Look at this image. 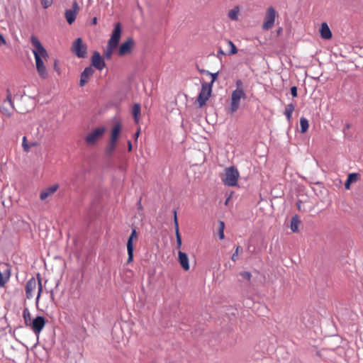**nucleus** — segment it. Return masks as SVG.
Segmentation results:
<instances>
[{
	"instance_id": "1",
	"label": "nucleus",
	"mask_w": 363,
	"mask_h": 363,
	"mask_svg": "<svg viewBox=\"0 0 363 363\" xmlns=\"http://www.w3.org/2000/svg\"><path fill=\"white\" fill-rule=\"evenodd\" d=\"M30 42L33 46L32 51L34 55L38 74L41 79H46L48 77V73L44 60L47 61L49 58L48 53L36 36L32 35Z\"/></svg>"
},
{
	"instance_id": "2",
	"label": "nucleus",
	"mask_w": 363,
	"mask_h": 363,
	"mask_svg": "<svg viewBox=\"0 0 363 363\" xmlns=\"http://www.w3.org/2000/svg\"><path fill=\"white\" fill-rule=\"evenodd\" d=\"M235 85L236 89L231 94L230 103L228 108V113L230 114L234 113L239 109L241 99H244L247 97L242 80L238 79L235 82Z\"/></svg>"
},
{
	"instance_id": "3",
	"label": "nucleus",
	"mask_w": 363,
	"mask_h": 363,
	"mask_svg": "<svg viewBox=\"0 0 363 363\" xmlns=\"http://www.w3.org/2000/svg\"><path fill=\"white\" fill-rule=\"evenodd\" d=\"M37 287L38 291L36 297V304L38 305L43 291L42 280L41 278L39 277V275L38 276V281L35 278H31L27 281L25 288L27 298L30 299L33 297L34 292Z\"/></svg>"
},
{
	"instance_id": "4",
	"label": "nucleus",
	"mask_w": 363,
	"mask_h": 363,
	"mask_svg": "<svg viewBox=\"0 0 363 363\" xmlns=\"http://www.w3.org/2000/svg\"><path fill=\"white\" fill-rule=\"evenodd\" d=\"M239 172L234 167H230L225 169L224 174L221 177L224 184L233 186L238 183Z\"/></svg>"
},
{
	"instance_id": "5",
	"label": "nucleus",
	"mask_w": 363,
	"mask_h": 363,
	"mask_svg": "<svg viewBox=\"0 0 363 363\" xmlns=\"http://www.w3.org/2000/svg\"><path fill=\"white\" fill-rule=\"evenodd\" d=\"M212 87L208 82H203L201 84V89L197 97L196 101L199 107L202 108L211 96Z\"/></svg>"
},
{
	"instance_id": "6",
	"label": "nucleus",
	"mask_w": 363,
	"mask_h": 363,
	"mask_svg": "<svg viewBox=\"0 0 363 363\" xmlns=\"http://www.w3.org/2000/svg\"><path fill=\"white\" fill-rule=\"evenodd\" d=\"M71 50L79 58L86 57L87 46L83 43L81 38H77L72 43Z\"/></svg>"
},
{
	"instance_id": "7",
	"label": "nucleus",
	"mask_w": 363,
	"mask_h": 363,
	"mask_svg": "<svg viewBox=\"0 0 363 363\" xmlns=\"http://www.w3.org/2000/svg\"><path fill=\"white\" fill-rule=\"evenodd\" d=\"M105 131L106 128L104 127H99L94 129L85 137L86 143L91 146L96 145L97 141L102 138Z\"/></svg>"
},
{
	"instance_id": "8",
	"label": "nucleus",
	"mask_w": 363,
	"mask_h": 363,
	"mask_svg": "<svg viewBox=\"0 0 363 363\" xmlns=\"http://www.w3.org/2000/svg\"><path fill=\"white\" fill-rule=\"evenodd\" d=\"M138 238V234L136 231V229L134 228L132 230V232L127 241V252L128 255L127 264L131 263L133 260L134 243L137 242Z\"/></svg>"
},
{
	"instance_id": "9",
	"label": "nucleus",
	"mask_w": 363,
	"mask_h": 363,
	"mask_svg": "<svg viewBox=\"0 0 363 363\" xmlns=\"http://www.w3.org/2000/svg\"><path fill=\"white\" fill-rule=\"evenodd\" d=\"M277 15V11L273 7H269L267 9L264 21L262 25V28L264 30H267L273 27Z\"/></svg>"
},
{
	"instance_id": "10",
	"label": "nucleus",
	"mask_w": 363,
	"mask_h": 363,
	"mask_svg": "<svg viewBox=\"0 0 363 363\" xmlns=\"http://www.w3.org/2000/svg\"><path fill=\"white\" fill-rule=\"evenodd\" d=\"M46 324L45 318L43 316H37L32 320L30 325L35 334L39 335Z\"/></svg>"
},
{
	"instance_id": "11",
	"label": "nucleus",
	"mask_w": 363,
	"mask_h": 363,
	"mask_svg": "<svg viewBox=\"0 0 363 363\" xmlns=\"http://www.w3.org/2000/svg\"><path fill=\"white\" fill-rule=\"evenodd\" d=\"M121 25L120 23H117L115 25L114 29L112 32L111 38L109 39L108 43L118 47L121 36Z\"/></svg>"
},
{
	"instance_id": "12",
	"label": "nucleus",
	"mask_w": 363,
	"mask_h": 363,
	"mask_svg": "<svg viewBox=\"0 0 363 363\" xmlns=\"http://www.w3.org/2000/svg\"><path fill=\"white\" fill-rule=\"evenodd\" d=\"M134 41L132 38L127 39L121 45L118 49V55L124 56L130 54L133 50Z\"/></svg>"
},
{
	"instance_id": "13",
	"label": "nucleus",
	"mask_w": 363,
	"mask_h": 363,
	"mask_svg": "<svg viewBox=\"0 0 363 363\" xmlns=\"http://www.w3.org/2000/svg\"><path fill=\"white\" fill-rule=\"evenodd\" d=\"M227 16L228 19L232 21H238L242 16V7L240 6H235L228 10Z\"/></svg>"
},
{
	"instance_id": "14",
	"label": "nucleus",
	"mask_w": 363,
	"mask_h": 363,
	"mask_svg": "<svg viewBox=\"0 0 363 363\" xmlns=\"http://www.w3.org/2000/svg\"><path fill=\"white\" fill-rule=\"evenodd\" d=\"M91 65L99 70H102L106 66L103 58L97 51H95L93 53L91 57Z\"/></svg>"
},
{
	"instance_id": "15",
	"label": "nucleus",
	"mask_w": 363,
	"mask_h": 363,
	"mask_svg": "<svg viewBox=\"0 0 363 363\" xmlns=\"http://www.w3.org/2000/svg\"><path fill=\"white\" fill-rule=\"evenodd\" d=\"M78 9V4L74 1L72 5V9L65 11V18L69 24H72L75 21Z\"/></svg>"
},
{
	"instance_id": "16",
	"label": "nucleus",
	"mask_w": 363,
	"mask_h": 363,
	"mask_svg": "<svg viewBox=\"0 0 363 363\" xmlns=\"http://www.w3.org/2000/svg\"><path fill=\"white\" fill-rule=\"evenodd\" d=\"M94 74V69L91 67H87L82 72L80 76L79 86H84Z\"/></svg>"
},
{
	"instance_id": "17",
	"label": "nucleus",
	"mask_w": 363,
	"mask_h": 363,
	"mask_svg": "<svg viewBox=\"0 0 363 363\" xmlns=\"http://www.w3.org/2000/svg\"><path fill=\"white\" fill-rule=\"evenodd\" d=\"M58 189L59 185L57 184H53L44 189L43 190L41 191L40 194V199L42 201L45 200L47 198L54 194L57 191Z\"/></svg>"
},
{
	"instance_id": "18",
	"label": "nucleus",
	"mask_w": 363,
	"mask_h": 363,
	"mask_svg": "<svg viewBox=\"0 0 363 363\" xmlns=\"http://www.w3.org/2000/svg\"><path fill=\"white\" fill-rule=\"evenodd\" d=\"M178 261L184 271H189L190 266L189 263V258L185 252L179 251Z\"/></svg>"
},
{
	"instance_id": "19",
	"label": "nucleus",
	"mask_w": 363,
	"mask_h": 363,
	"mask_svg": "<svg viewBox=\"0 0 363 363\" xmlns=\"http://www.w3.org/2000/svg\"><path fill=\"white\" fill-rule=\"evenodd\" d=\"M252 308L253 309L255 313L259 316L264 315V314L267 311L266 306L259 302H254L252 306H251V309Z\"/></svg>"
},
{
	"instance_id": "20",
	"label": "nucleus",
	"mask_w": 363,
	"mask_h": 363,
	"mask_svg": "<svg viewBox=\"0 0 363 363\" xmlns=\"http://www.w3.org/2000/svg\"><path fill=\"white\" fill-rule=\"evenodd\" d=\"M320 36L322 38L329 40L332 38V33L328 24L326 23H322L320 29Z\"/></svg>"
},
{
	"instance_id": "21",
	"label": "nucleus",
	"mask_w": 363,
	"mask_h": 363,
	"mask_svg": "<svg viewBox=\"0 0 363 363\" xmlns=\"http://www.w3.org/2000/svg\"><path fill=\"white\" fill-rule=\"evenodd\" d=\"M121 130V125L120 123H116L113 127V129L111 130V135L110 142L116 143H117V140L119 138L120 133Z\"/></svg>"
},
{
	"instance_id": "22",
	"label": "nucleus",
	"mask_w": 363,
	"mask_h": 363,
	"mask_svg": "<svg viewBox=\"0 0 363 363\" xmlns=\"http://www.w3.org/2000/svg\"><path fill=\"white\" fill-rule=\"evenodd\" d=\"M300 223L301 220L297 215H295L291 218L290 228L292 230V232L298 233L299 231L298 225H300Z\"/></svg>"
},
{
	"instance_id": "23",
	"label": "nucleus",
	"mask_w": 363,
	"mask_h": 363,
	"mask_svg": "<svg viewBox=\"0 0 363 363\" xmlns=\"http://www.w3.org/2000/svg\"><path fill=\"white\" fill-rule=\"evenodd\" d=\"M295 109V105L293 103L289 104L284 110V114L289 122L291 121L292 113Z\"/></svg>"
},
{
	"instance_id": "24",
	"label": "nucleus",
	"mask_w": 363,
	"mask_h": 363,
	"mask_svg": "<svg viewBox=\"0 0 363 363\" xmlns=\"http://www.w3.org/2000/svg\"><path fill=\"white\" fill-rule=\"evenodd\" d=\"M0 112L7 117H10L13 112V105H4V103L0 106Z\"/></svg>"
},
{
	"instance_id": "25",
	"label": "nucleus",
	"mask_w": 363,
	"mask_h": 363,
	"mask_svg": "<svg viewBox=\"0 0 363 363\" xmlns=\"http://www.w3.org/2000/svg\"><path fill=\"white\" fill-rule=\"evenodd\" d=\"M238 281L240 283L246 282L247 284L250 281V272H242L238 274Z\"/></svg>"
},
{
	"instance_id": "26",
	"label": "nucleus",
	"mask_w": 363,
	"mask_h": 363,
	"mask_svg": "<svg viewBox=\"0 0 363 363\" xmlns=\"http://www.w3.org/2000/svg\"><path fill=\"white\" fill-rule=\"evenodd\" d=\"M132 114L133 116L135 123L139 122V116L140 114V105L139 104H135L132 108Z\"/></svg>"
},
{
	"instance_id": "27",
	"label": "nucleus",
	"mask_w": 363,
	"mask_h": 363,
	"mask_svg": "<svg viewBox=\"0 0 363 363\" xmlns=\"http://www.w3.org/2000/svg\"><path fill=\"white\" fill-rule=\"evenodd\" d=\"M23 318L26 325L30 327L33 320H31V315L28 308L23 309Z\"/></svg>"
},
{
	"instance_id": "28",
	"label": "nucleus",
	"mask_w": 363,
	"mask_h": 363,
	"mask_svg": "<svg viewBox=\"0 0 363 363\" xmlns=\"http://www.w3.org/2000/svg\"><path fill=\"white\" fill-rule=\"evenodd\" d=\"M117 47L111 44L108 43L107 48L104 52V56L106 59H110L113 55V51Z\"/></svg>"
},
{
	"instance_id": "29",
	"label": "nucleus",
	"mask_w": 363,
	"mask_h": 363,
	"mask_svg": "<svg viewBox=\"0 0 363 363\" xmlns=\"http://www.w3.org/2000/svg\"><path fill=\"white\" fill-rule=\"evenodd\" d=\"M358 174L356 173H352L348 175L347 179L345 184V187L347 189H350V185L351 183L354 182L357 180Z\"/></svg>"
},
{
	"instance_id": "30",
	"label": "nucleus",
	"mask_w": 363,
	"mask_h": 363,
	"mask_svg": "<svg viewBox=\"0 0 363 363\" xmlns=\"http://www.w3.org/2000/svg\"><path fill=\"white\" fill-rule=\"evenodd\" d=\"M300 125H301V132L302 133H306L308 130V127H309L308 121L306 118L301 117L300 119Z\"/></svg>"
},
{
	"instance_id": "31",
	"label": "nucleus",
	"mask_w": 363,
	"mask_h": 363,
	"mask_svg": "<svg viewBox=\"0 0 363 363\" xmlns=\"http://www.w3.org/2000/svg\"><path fill=\"white\" fill-rule=\"evenodd\" d=\"M199 72L201 73H203V74H206L207 75H210L211 77V82L208 83V84H211V87L213 86V83L215 82V81L217 79V77H218V72H216V73H211L210 72L207 71V70H199Z\"/></svg>"
},
{
	"instance_id": "32",
	"label": "nucleus",
	"mask_w": 363,
	"mask_h": 363,
	"mask_svg": "<svg viewBox=\"0 0 363 363\" xmlns=\"http://www.w3.org/2000/svg\"><path fill=\"white\" fill-rule=\"evenodd\" d=\"M116 146V143L109 141V143L106 148V153L108 155H111L113 153V152L114 151Z\"/></svg>"
},
{
	"instance_id": "33",
	"label": "nucleus",
	"mask_w": 363,
	"mask_h": 363,
	"mask_svg": "<svg viewBox=\"0 0 363 363\" xmlns=\"http://www.w3.org/2000/svg\"><path fill=\"white\" fill-rule=\"evenodd\" d=\"M224 228L225 224L223 221H219V228H218V234L220 240L224 238Z\"/></svg>"
},
{
	"instance_id": "34",
	"label": "nucleus",
	"mask_w": 363,
	"mask_h": 363,
	"mask_svg": "<svg viewBox=\"0 0 363 363\" xmlns=\"http://www.w3.org/2000/svg\"><path fill=\"white\" fill-rule=\"evenodd\" d=\"M174 228H175V235L180 234L179 230V223H178L176 211H174Z\"/></svg>"
},
{
	"instance_id": "35",
	"label": "nucleus",
	"mask_w": 363,
	"mask_h": 363,
	"mask_svg": "<svg viewBox=\"0 0 363 363\" xmlns=\"http://www.w3.org/2000/svg\"><path fill=\"white\" fill-rule=\"evenodd\" d=\"M242 252V248L240 246H238L236 250H235V252L233 253L231 259L233 262H235L238 260V255L240 252Z\"/></svg>"
},
{
	"instance_id": "36",
	"label": "nucleus",
	"mask_w": 363,
	"mask_h": 363,
	"mask_svg": "<svg viewBox=\"0 0 363 363\" xmlns=\"http://www.w3.org/2000/svg\"><path fill=\"white\" fill-rule=\"evenodd\" d=\"M6 92H7L6 99L5 101H4L3 103H4V105H8V106L13 105V103L11 101L12 95L9 89H7Z\"/></svg>"
},
{
	"instance_id": "37",
	"label": "nucleus",
	"mask_w": 363,
	"mask_h": 363,
	"mask_svg": "<svg viewBox=\"0 0 363 363\" xmlns=\"http://www.w3.org/2000/svg\"><path fill=\"white\" fill-rule=\"evenodd\" d=\"M41 4L44 9H48L52 4L53 0H40Z\"/></svg>"
},
{
	"instance_id": "38",
	"label": "nucleus",
	"mask_w": 363,
	"mask_h": 363,
	"mask_svg": "<svg viewBox=\"0 0 363 363\" xmlns=\"http://www.w3.org/2000/svg\"><path fill=\"white\" fill-rule=\"evenodd\" d=\"M228 45L230 48V54H235V53H237V52H238L237 48H236L235 45L233 43L232 41L228 40Z\"/></svg>"
},
{
	"instance_id": "39",
	"label": "nucleus",
	"mask_w": 363,
	"mask_h": 363,
	"mask_svg": "<svg viewBox=\"0 0 363 363\" xmlns=\"http://www.w3.org/2000/svg\"><path fill=\"white\" fill-rule=\"evenodd\" d=\"M35 145V143H32L31 145H28V143H24V144H22V146H23L24 151L28 152H29L30 147L34 146Z\"/></svg>"
},
{
	"instance_id": "40",
	"label": "nucleus",
	"mask_w": 363,
	"mask_h": 363,
	"mask_svg": "<svg viewBox=\"0 0 363 363\" xmlns=\"http://www.w3.org/2000/svg\"><path fill=\"white\" fill-rule=\"evenodd\" d=\"M176 238H177V248H180L182 246V238H181L180 234L176 235Z\"/></svg>"
},
{
	"instance_id": "41",
	"label": "nucleus",
	"mask_w": 363,
	"mask_h": 363,
	"mask_svg": "<svg viewBox=\"0 0 363 363\" xmlns=\"http://www.w3.org/2000/svg\"><path fill=\"white\" fill-rule=\"evenodd\" d=\"M290 91L293 97L297 96V87L296 86H291Z\"/></svg>"
},
{
	"instance_id": "42",
	"label": "nucleus",
	"mask_w": 363,
	"mask_h": 363,
	"mask_svg": "<svg viewBox=\"0 0 363 363\" xmlns=\"http://www.w3.org/2000/svg\"><path fill=\"white\" fill-rule=\"evenodd\" d=\"M6 41L4 36L0 33V45H6Z\"/></svg>"
},
{
	"instance_id": "43",
	"label": "nucleus",
	"mask_w": 363,
	"mask_h": 363,
	"mask_svg": "<svg viewBox=\"0 0 363 363\" xmlns=\"http://www.w3.org/2000/svg\"><path fill=\"white\" fill-rule=\"evenodd\" d=\"M4 284H5V281H4V277H3L2 274H1V272H0V286H4Z\"/></svg>"
},
{
	"instance_id": "44",
	"label": "nucleus",
	"mask_w": 363,
	"mask_h": 363,
	"mask_svg": "<svg viewBox=\"0 0 363 363\" xmlns=\"http://www.w3.org/2000/svg\"><path fill=\"white\" fill-rule=\"evenodd\" d=\"M132 143L129 140L128 141V152H131L132 151Z\"/></svg>"
},
{
	"instance_id": "45",
	"label": "nucleus",
	"mask_w": 363,
	"mask_h": 363,
	"mask_svg": "<svg viewBox=\"0 0 363 363\" xmlns=\"http://www.w3.org/2000/svg\"><path fill=\"white\" fill-rule=\"evenodd\" d=\"M138 208L139 210H142L143 208V206H142V203H141V200L140 199V201L138 202Z\"/></svg>"
},
{
	"instance_id": "46",
	"label": "nucleus",
	"mask_w": 363,
	"mask_h": 363,
	"mask_svg": "<svg viewBox=\"0 0 363 363\" xmlns=\"http://www.w3.org/2000/svg\"><path fill=\"white\" fill-rule=\"evenodd\" d=\"M282 33V28H279V29L277 30V33L278 35H281V33Z\"/></svg>"
},
{
	"instance_id": "47",
	"label": "nucleus",
	"mask_w": 363,
	"mask_h": 363,
	"mask_svg": "<svg viewBox=\"0 0 363 363\" xmlns=\"http://www.w3.org/2000/svg\"><path fill=\"white\" fill-rule=\"evenodd\" d=\"M139 135H140V131L138 130L135 134V139H137L138 138Z\"/></svg>"
},
{
	"instance_id": "48",
	"label": "nucleus",
	"mask_w": 363,
	"mask_h": 363,
	"mask_svg": "<svg viewBox=\"0 0 363 363\" xmlns=\"http://www.w3.org/2000/svg\"><path fill=\"white\" fill-rule=\"evenodd\" d=\"M218 55H225V53H224V52L221 49H220L218 50Z\"/></svg>"
},
{
	"instance_id": "49",
	"label": "nucleus",
	"mask_w": 363,
	"mask_h": 363,
	"mask_svg": "<svg viewBox=\"0 0 363 363\" xmlns=\"http://www.w3.org/2000/svg\"><path fill=\"white\" fill-rule=\"evenodd\" d=\"M24 143H26V137H25V136L23 138V143H22V144H24Z\"/></svg>"
},
{
	"instance_id": "50",
	"label": "nucleus",
	"mask_w": 363,
	"mask_h": 363,
	"mask_svg": "<svg viewBox=\"0 0 363 363\" xmlns=\"http://www.w3.org/2000/svg\"><path fill=\"white\" fill-rule=\"evenodd\" d=\"M96 21H97L96 18H94L92 20L93 23H94V24H96Z\"/></svg>"
},
{
	"instance_id": "51",
	"label": "nucleus",
	"mask_w": 363,
	"mask_h": 363,
	"mask_svg": "<svg viewBox=\"0 0 363 363\" xmlns=\"http://www.w3.org/2000/svg\"><path fill=\"white\" fill-rule=\"evenodd\" d=\"M350 128V125L349 123H347V124L346 125V128L349 129Z\"/></svg>"
}]
</instances>
